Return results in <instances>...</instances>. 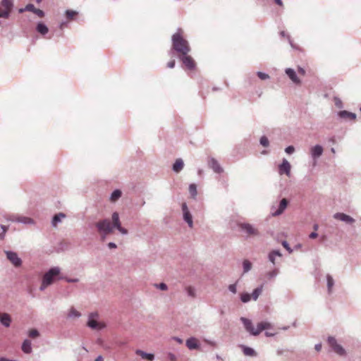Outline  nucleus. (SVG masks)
Here are the masks:
<instances>
[{"instance_id":"nucleus-27","label":"nucleus","mask_w":361,"mask_h":361,"mask_svg":"<svg viewBox=\"0 0 361 361\" xmlns=\"http://www.w3.org/2000/svg\"><path fill=\"white\" fill-rule=\"evenodd\" d=\"M340 116L343 118H348L350 120H355L356 116L355 114L348 112L346 111H343L340 112Z\"/></svg>"},{"instance_id":"nucleus-58","label":"nucleus","mask_w":361,"mask_h":361,"mask_svg":"<svg viewBox=\"0 0 361 361\" xmlns=\"http://www.w3.org/2000/svg\"><path fill=\"white\" fill-rule=\"evenodd\" d=\"M94 361H104V359L102 357V356L99 355L98 356Z\"/></svg>"},{"instance_id":"nucleus-28","label":"nucleus","mask_w":361,"mask_h":361,"mask_svg":"<svg viewBox=\"0 0 361 361\" xmlns=\"http://www.w3.org/2000/svg\"><path fill=\"white\" fill-rule=\"evenodd\" d=\"M121 196V191L119 190H114L111 195V201L115 202Z\"/></svg>"},{"instance_id":"nucleus-23","label":"nucleus","mask_w":361,"mask_h":361,"mask_svg":"<svg viewBox=\"0 0 361 361\" xmlns=\"http://www.w3.org/2000/svg\"><path fill=\"white\" fill-rule=\"evenodd\" d=\"M36 29H37V31L39 33L42 34V35H46L49 31V29L47 27V25L42 23H38Z\"/></svg>"},{"instance_id":"nucleus-11","label":"nucleus","mask_w":361,"mask_h":361,"mask_svg":"<svg viewBox=\"0 0 361 361\" xmlns=\"http://www.w3.org/2000/svg\"><path fill=\"white\" fill-rule=\"evenodd\" d=\"M8 259L16 267L21 264V259L18 257L16 252L7 251L6 252Z\"/></svg>"},{"instance_id":"nucleus-44","label":"nucleus","mask_w":361,"mask_h":361,"mask_svg":"<svg viewBox=\"0 0 361 361\" xmlns=\"http://www.w3.org/2000/svg\"><path fill=\"white\" fill-rule=\"evenodd\" d=\"M0 17L7 18L8 17V11H3V9L0 8Z\"/></svg>"},{"instance_id":"nucleus-1","label":"nucleus","mask_w":361,"mask_h":361,"mask_svg":"<svg viewBox=\"0 0 361 361\" xmlns=\"http://www.w3.org/2000/svg\"><path fill=\"white\" fill-rule=\"evenodd\" d=\"M112 223L113 225H111L109 219H104L95 224V226L101 235L102 240H104L107 235L112 233L113 228H117L122 234L128 233V230L121 226L117 212H114L112 214Z\"/></svg>"},{"instance_id":"nucleus-25","label":"nucleus","mask_w":361,"mask_h":361,"mask_svg":"<svg viewBox=\"0 0 361 361\" xmlns=\"http://www.w3.org/2000/svg\"><path fill=\"white\" fill-rule=\"evenodd\" d=\"M65 217V214L63 213H59L56 214L52 220V224L54 226H56L57 224L61 221L63 218Z\"/></svg>"},{"instance_id":"nucleus-9","label":"nucleus","mask_w":361,"mask_h":361,"mask_svg":"<svg viewBox=\"0 0 361 361\" xmlns=\"http://www.w3.org/2000/svg\"><path fill=\"white\" fill-rule=\"evenodd\" d=\"M182 210L183 213L184 220L188 223L190 228H192V217L190 212L188 210L186 203L185 202L182 204Z\"/></svg>"},{"instance_id":"nucleus-26","label":"nucleus","mask_w":361,"mask_h":361,"mask_svg":"<svg viewBox=\"0 0 361 361\" xmlns=\"http://www.w3.org/2000/svg\"><path fill=\"white\" fill-rule=\"evenodd\" d=\"M262 286L255 288L251 295L252 298L256 300L259 298V295L262 293Z\"/></svg>"},{"instance_id":"nucleus-51","label":"nucleus","mask_w":361,"mask_h":361,"mask_svg":"<svg viewBox=\"0 0 361 361\" xmlns=\"http://www.w3.org/2000/svg\"><path fill=\"white\" fill-rule=\"evenodd\" d=\"M286 152L288 154L293 152V146H289L286 149Z\"/></svg>"},{"instance_id":"nucleus-63","label":"nucleus","mask_w":361,"mask_h":361,"mask_svg":"<svg viewBox=\"0 0 361 361\" xmlns=\"http://www.w3.org/2000/svg\"><path fill=\"white\" fill-rule=\"evenodd\" d=\"M331 140L332 142H334V143L335 142V139H334V137L331 138V140Z\"/></svg>"},{"instance_id":"nucleus-54","label":"nucleus","mask_w":361,"mask_h":361,"mask_svg":"<svg viewBox=\"0 0 361 361\" xmlns=\"http://www.w3.org/2000/svg\"><path fill=\"white\" fill-rule=\"evenodd\" d=\"M317 233L316 232H312V233L310 234V238L312 239L317 238Z\"/></svg>"},{"instance_id":"nucleus-59","label":"nucleus","mask_w":361,"mask_h":361,"mask_svg":"<svg viewBox=\"0 0 361 361\" xmlns=\"http://www.w3.org/2000/svg\"><path fill=\"white\" fill-rule=\"evenodd\" d=\"M275 3L279 6H282V1L281 0H274Z\"/></svg>"},{"instance_id":"nucleus-21","label":"nucleus","mask_w":361,"mask_h":361,"mask_svg":"<svg viewBox=\"0 0 361 361\" xmlns=\"http://www.w3.org/2000/svg\"><path fill=\"white\" fill-rule=\"evenodd\" d=\"M323 149L320 145H316L312 149V155L314 158L319 157L322 155Z\"/></svg>"},{"instance_id":"nucleus-10","label":"nucleus","mask_w":361,"mask_h":361,"mask_svg":"<svg viewBox=\"0 0 361 361\" xmlns=\"http://www.w3.org/2000/svg\"><path fill=\"white\" fill-rule=\"evenodd\" d=\"M291 166L290 163L283 159L281 164L279 166V173L280 175L286 174L287 176H290Z\"/></svg>"},{"instance_id":"nucleus-5","label":"nucleus","mask_w":361,"mask_h":361,"mask_svg":"<svg viewBox=\"0 0 361 361\" xmlns=\"http://www.w3.org/2000/svg\"><path fill=\"white\" fill-rule=\"evenodd\" d=\"M240 231L244 232L247 237H255L259 235L258 230L248 223L238 224Z\"/></svg>"},{"instance_id":"nucleus-39","label":"nucleus","mask_w":361,"mask_h":361,"mask_svg":"<svg viewBox=\"0 0 361 361\" xmlns=\"http://www.w3.org/2000/svg\"><path fill=\"white\" fill-rule=\"evenodd\" d=\"M257 75L261 80H266L269 78V75L262 72H258Z\"/></svg>"},{"instance_id":"nucleus-42","label":"nucleus","mask_w":361,"mask_h":361,"mask_svg":"<svg viewBox=\"0 0 361 361\" xmlns=\"http://www.w3.org/2000/svg\"><path fill=\"white\" fill-rule=\"evenodd\" d=\"M34 13L35 14H37L40 18L44 17V12L42 10L39 9V8H35Z\"/></svg>"},{"instance_id":"nucleus-64","label":"nucleus","mask_w":361,"mask_h":361,"mask_svg":"<svg viewBox=\"0 0 361 361\" xmlns=\"http://www.w3.org/2000/svg\"><path fill=\"white\" fill-rule=\"evenodd\" d=\"M281 35L284 36L285 35V32L283 31V32H281Z\"/></svg>"},{"instance_id":"nucleus-31","label":"nucleus","mask_w":361,"mask_h":361,"mask_svg":"<svg viewBox=\"0 0 361 361\" xmlns=\"http://www.w3.org/2000/svg\"><path fill=\"white\" fill-rule=\"evenodd\" d=\"M326 279H327L328 289H329V291L331 292V288L334 284V279L330 275H327Z\"/></svg>"},{"instance_id":"nucleus-4","label":"nucleus","mask_w":361,"mask_h":361,"mask_svg":"<svg viewBox=\"0 0 361 361\" xmlns=\"http://www.w3.org/2000/svg\"><path fill=\"white\" fill-rule=\"evenodd\" d=\"M59 269L58 268H52L47 273L44 275L42 285L39 288L41 290H44L48 286L51 285L54 277L59 274Z\"/></svg>"},{"instance_id":"nucleus-45","label":"nucleus","mask_w":361,"mask_h":361,"mask_svg":"<svg viewBox=\"0 0 361 361\" xmlns=\"http://www.w3.org/2000/svg\"><path fill=\"white\" fill-rule=\"evenodd\" d=\"M298 73L301 76H304L305 75V70L299 66L298 67Z\"/></svg>"},{"instance_id":"nucleus-60","label":"nucleus","mask_w":361,"mask_h":361,"mask_svg":"<svg viewBox=\"0 0 361 361\" xmlns=\"http://www.w3.org/2000/svg\"><path fill=\"white\" fill-rule=\"evenodd\" d=\"M265 334H266V335H267V336H273V335H274V333H270V331H266V333H265Z\"/></svg>"},{"instance_id":"nucleus-24","label":"nucleus","mask_w":361,"mask_h":361,"mask_svg":"<svg viewBox=\"0 0 361 361\" xmlns=\"http://www.w3.org/2000/svg\"><path fill=\"white\" fill-rule=\"evenodd\" d=\"M281 255L279 251L274 250L269 254V259L274 264L276 263V260H275L276 257H281Z\"/></svg>"},{"instance_id":"nucleus-32","label":"nucleus","mask_w":361,"mask_h":361,"mask_svg":"<svg viewBox=\"0 0 361 361\" xmlns=\"http://www.w3.org/2000/svg\"><path fill=\"white\" fill-rule=\"evenodd\" d=\"M186 291H187V293L189 296L192 297V298H195V290L193 287L192 286H187L186 288H185Z\"/></svg>"},{"instance_id":"nucleus-41","label":"nucleus","mask_w":361,"mask_h":361,"mask_svg":"<svg viewBox=\"0 0 361 361\" xmlns=\"http://www.w3.org/2000/svg\"><path fill=\"white\" fill-rule=\"evenodd\" d=\"M157 288H159V289L162 290H167V286L166 283H161L159 284H156L155 285Z\"/></svg>"},{"instance_id":"nucleus-7","label":"nucleus","mask_w":361,"mask_h":361,"mask_svg":"<svg viewBox=\"0 0 361 361\" xmlns=\"http://www.w3.org/2000/svg\"><path fill=\"white\" fill-rule=\"evenodd\" d=\"M328 343L334 351L338 355H344L345 354V351L343 348L337 343L336 340L334 337H329Z\"/></svg>"},{"instance_id":"nucleus-52","label":"nucleus","mask_w":361,"mask_h":361,"mask_svg":"<svg viewBox=\"0 0 361 361\" xmlns=\"http://www.w3.org/2000/svg\"><path fill=\"white\" fill-rule=\"evenodd\" d=\"M277 274V271L276 270H274L273 271H271L268 274L269 277L271 279L274 276H275Z\"/></svg>"},{"instance_id":"nucleus-37","label":"nucleus","mask_w":361,"mask_h":361,"mask_svg":"<svg viewBox=\"0 0 361 361\" xmlns=\"http://www.w3.org/2000/svg\"><path fill=\"white\" fill-rule=\"evenodd\" d=\"M260 144L264 147L269 145V140L266 136H262L260 139Z\"/></svg>"},{"instance_id":"nucleus-33","label":"nucleus","mask_w":361,"mask_h":361,"mask_svg":"<svg viewBox=\"0 0 361 361\" xmlns=\"http://www.w3.org/2000/svg\"><path fill=\"white\" fill-rule=\"evenodd\" d=\"M35 8H36L35 7V6L33 4H27L24 9H20V12L21 13V12H23L24 11H31V12L34 13Z\"/></svg>"},{"instance_id":"nucleus-29","label":"nucleus","mask_w":361,"mask_h":361,"mask_svg":"<svg viewBox=\"0 0 361 361\" xmlns=\"http://www.w3.org/2000/svg\"><path fill=\"white\" fill-rule=\"evenodd\" d=\"M77 14L78 13L76 11L72 10H67L66 12V18L68 20H73L77 16Z\"/></svg>"},{"instance_id":"nucleus-35","label":"nucleus","mask_w":361,"mask_h":361,"mask_svg":"<svg viewBox=\"0 0 361 361\" xmlns=\"http://www.w3.org/2000/svg\"><path fill=\"white\" fill-rule=\"evenodd\" d=\"M28 335H29L30 337L35 338L38 337L39 334L37 330H36V329H31V330L29 331Z\"/></svg>"},{"instance_id":"nucleus-62","label":"nucleus","mask_w":361,"mask_h":361,"mask_svg":"<svg viewBox=\"0 0 361 361\" xmlns=\"http://www.w3.org/2000/svg\"><path fill=\"white\" fill-rule=\"evenodd\" d=\"M314 230H315V231H317V228H318V226H317V224H315V225L314 226Z\"/></svg>"},{"instance_id":"nucleus-57","label":"nucleus","mask_w":361,"mask_h":361,"mask_svg":"<svg viewBox=\"0 0 361 361\" xmlns=\"http://www.w3.org/2000/svg\"><path fill=\"white\" fill-rule=\"evenodd\" d=\"M294 81H295V85L296 84H300V80L298 79V78L296 77V75H295V79H294Z\"/></svg>"},{"instance_id":"nucleus-3","label":"nucleus","mask_w":361,"mask_h":361,"mask_svg":"<svg viewBox=\"0 0 361 361\" xmlns=\"http://www.w3.org/2000/svg\"><path fill=\"white\" fill-rule=\"evenodd\" d=\"M240 320L244 324L245 329L252 335L257 336L264 330H269L271 329V325L269 322H262L257 324V327H255L251 320L245 317H241Z\"/></svg>"},{"instance_id":"nucleus-40","label":"nucleus","mask_w":361,"mask_h":361,"mask_svg":"<svg viewBox=\"0 0 361 361\" xmlns=\"http://www.w3.org/2000/svg\"><path fill=\"white\" fill-rule=\"evenodd\" d=\"M286 74L288 75V77L290 78V79H291L292 80H293V69L292 68H287L286 70Z\"/></svg>"},{"instance_id":"nucleus-61","label":"nucleus","mask_w":361,"mask_h":361,"mask_svg":"<svg viewBox=\"0 0 361 361\" xmlns=\"http://www.w3.org/2000/svg\"><path fill=\"white\" fill-rule=\"evenodd\" d=\"M68 282H76V281H78V279H68Z\"/></svg>"},{"instance_id":"nucleus-16","label":"nucleus","mask_w":361,"mask_h":361,"mask_svg":"<svg viewBox=\"0 0 361 361\" xmlns=\"http://www.w3.org/2000/svg\"><path fill=\"white\" fill-rule=\"evenodd\" d=\"M135 353L140 356L142 359L144 360H149V361H152L154 358V354H152V353H147L141 350H137L135 351Z\"/></svg>"},{"instance_id":"nucleus-18","label":"nucleus","mask_w":361,"mask_h":361,"mask_svg":"<svg viewBox=\"0 0 361 361\" xmlns=\"http://www.w3.org/2000/svg\"><path fill=\"white\" fill-rule=\"evenodd\" d=\"M183 166H184V164H183V160L180 159H178L173 164V169L175 172L178 173L183 169Z\"/></svg>"},{"instance_id":"nucleus-6","label":"nucleus","mask_w":361,"mask_h":361,"mask_svg":"<svg viewBox=\"0 0 361 361\" xmlns=\"http://www.w3.org/2000/svg\"><path fill=\"white\" fill-rule=\"evenodd\" d=\"M98 314L97 312L91 313L89 315L87 326L92 329L100 330L105 327V324L97 320Z\"/></svg>"},{"instance_id":"nucleus-20","label":"nucleus","mask_w":361,"mask_h":361,"mask_svg":"<svg viewBox=\"0 0 361 361\" xmlns=\"http://www.w3.org/2000/svg\"><path fill=\"white\" fill-rule=\"evenodd\" d=\"M1 6L4 8L3 11H8V16L13 6L12 0H2Z\"/></svg>"},{"instance_id":"nucleus-50","label":"nucleus","mask_w":361,"mask_h":361,"mask_svg":"<svg viewBox=\"0 0 361 361\" xmlns=\"http://www.w3.org/2000/svg\"><path fill=\"white\" fill-rule=\"evenodd\" d=\"M282 244H283V246L289 252V253H291L292 250L289 247L288 243L286 241H284V242H283Z\"/></svg>"},{"instance_id":"nucleus-49","label":"nucleus","mask_w":361,"mask_h":361,"mask_svg":"<svg viewBox=\"0 0 361 361\" xmlns=\"http://www.w3.org/2000/svg\"><path fill=\"white\" fill-rule=\"evenodd\" d=\"M168 357L169 359L171 360V361H176V357L174 354L173 353H169L168 354Z\"/></svg>"},{"instance_id":"nucleus-30","label":"nucleus","mask_w":361,"mask_h":361,"mask_svg":"<svg viewBox=\"0 0 361 361\" xmlns=\"http://www.w3.org/2000/svg\"><path fill=\"white\" fill-rule=\"evenodd\" d=\"M243 265L244 272H247L252 268L251 262L247 259L243 261Z\"/></svg>"},{"instance_id":"nucleus-47","label":"nucleus","mask_w":361,"mask_h":361,"mask_svg":"<svg viewBox=\"0 0 361 361\" xmlns=\"http://www.w3.org/2000/svg\"><path fill=\"white\" fill-rule=\"evenodd\" d=\"M228 289L230 291H231L233 293H236V286L235 284H231L228 286Z\"/></svg>"},{"instance_id":"nucleus-2","label":"nucleus","mask_w":361,"mask_h":361,"mask_svg":"<svg viewBox=\"0 0 361 361\" xmlns=\"http://www.w3.org/2000/svg\"><path fill=\"white\" fill-rule=\"evenodd\" d=\"M172 48L178 56L188 54L190 51L188 42L183 37V31L178 29L177 32L172 35Z\"/></svg>"},{"instance_id":"nucleus-43","label":"nucleus","mask_w":361,"mask_h":361,"mask_svg":"<svg viewBox=\"0 0 361 361\" xmlns=\"http://www.w3.org/2000/svg\"><path fill=\"white\" fill-rule=\"evenodd\" d=\"M18 221L23 222L25 224H30V223H32V221L31 219L27 218V217H23L20 219H18Z\"/></svg>"},{"instance_id":"nucleus-12","label":"nucleus","mask_w":361,"mask_h":361,"mask_svg":"<svg viewBox=\"0 0 361 361\" xmlns=\"http://www.w3.org/2000/svg\"><path fill=\"white\" fill-rule=\"evenodd\" d=\"M334 219L344 221L347 224H353L355 222V219L351 216L344 214V213H336L334 215Z\"/></svg>"},{"instance_id":"nucleus-36","label":"nucleus","mask_w":361,"mask_h":361,"mask_svg":"<svg viewBox=\"0 0 361 361\" xmlns=\"http://www.w3.org/2000/svg\"><path fill=\"white\" fill-rule=\"evenodd\" d=\"M189 190L192 196H195L197 194V188L195 184H191L189 187Z\"/></svg>"},{"instance_id":"nucleus-14","label":"nucleus","mask_w":361,"mask_h":361,"mask_svg":"<svg viewBox=\"0 0 361 361\" xmlns=\"http://www.w3.org/2000/svg\"><path fill=\"white\" fill-rule=\"evenodd\" d=\"M0 322L4 326L8 327L11 322L10 315L7 313H0Z\"/></svg>"},{"instance_id":"nucleus-19","label":"nucleus","mask_w":361,"mask_h":361,"mask_svg":"<svg viewBox=\"0 0 361 361\" xmlns=\"http://www.w3.org/2000/svg\"><path fill=\"white\" fill-rule=\"evenodd\" d=\"M22 350L25 353H30L32 352L31 341L25 340L22 345Z\"/></svg>"},{"instance_id":"nucleus-15","label":"nucleus","mask_w":361,"mask_h":361,"mask_svg":"<svg viewBox=\"0 0 361 361\" xmlns=\"http://www.w3.org/2000/svg\"><path fill=\"white\" fill-rule=\"evenodd\" d=\"M186 345L190 350L199 348L198 340L195 338H190L186 341Z\"/></svg>"},{"instance_id":"nucleus-34","label":"nucleus","mask_w":361,"mask_h":361,"mask_svg":"<svg viewBox=\"0 0 361 361\" xmlns=\"http://www.w3.org/2000/svg\"><path fill=\"white\" fill-rule=\"evenodd\" d=\"M251 295H250L249 293H243L241 295V300L243 302H247L250 300L251 299Z\"/></svg>"},{"instance_id":"nucleus-46","label":"nucleus","mask_w":361,"mask_h":361,"mask_svg":"<svg viewBox=\"0 0 361 361\" xmlns=\"http://www.w3.org/2000/svg\"><path fill=\"white\" fill-rule=\"evenodd\" d=\"M1 228L3 230V233L0 234V238L3 239L4 236V234H5V233L7 231V227L6 226H3V225H1Z\"/></svg>"},{"instance_id":"nucleus-17","label":"nucleus","mask_w":361,"mask_h":361,"mask_svg":"<svg viewBox=\"0 0 361 361\" xmlns=\"http://www.w3.org/2000/svg\"><path fill=\"white\" fill-rule=\"evenodd\" d=\"M209 165L216 173H221L223 171V169L220 166L219 164L214 159H211V161H209Z\"/></svg>"},{"instance_id":"nucleus-8","label":"nucleus","mask_w":361,"mask_h":361,"mask_svg":"<svg viewBox=\"0 0 361 361\" xmlns=\"http://www.w3.org/2000/svg\"><path fill=\"white\" fill-rule=\"evenodd\" d=\"M179 57L186 68L189 70H194L195 68L196 63L190 56L185 54L180 55Z\"/></svg>"},{"instance_id":"nucleus-22","label":"nucleus","mask_w":361,"mask_h":361,"mask_svg":"<svg viewBox=\"0 0 361 361\" xmlns=\"http://www.w3.org/2000/svg\"><path fill=\"white\" fill-rule=\"evenodd\" d=\"M243 353L247 356L254 357L257 355L256 352L251 348L245 345L241 346Z\"/></svg>"},{"instance_id":"nucleus-56","label":"nucleus","mask_w":361,"mask_h":361,"mask_svg":"<svg viewBox=\"0 0 361 361\" xmlns=\"http://www.w3.org/2000/svg\"><path fill=\"white\" fill-rule=\"evenodd\" d=\"M321 348H322V345L321 344H317L315 345V349H316L317 351H319L321 350Z\"/></svg>"},{"instance_id":"nucleus-38","label":"nucleus","mask_w":361,"mask_h":361,"mask_svg":"<svg viewBox=\"0 0 361 361\" xmlns=\"http://www.w3.org/2000/svg\"><path fill=\"white\" fill-rule=\"evenodd\" d=\"M68 315L69 317H79L80 314L76 310L71 308Z\"/></svg>"},{"instance_id":"nucleus-53","label":"nucleus","mask_w":361,"mask_h":361,"mask_svg":"<svg viewBox=\"0 0 361 361\" xmlns=\"http://www.w3.org/2000/svg\"><path fill=\"white\" fill-rule=\"evenodd\" d=\"M109 248L113 249L116 247V245L114 243H109L108 244Z\"/></svg>"},{"instance_id":"nucleus-13","label":"nucleus","mask_w":361,"mask_h":361,"mask_svg":"<svg viewBox=\"0 0 361 361\" xmlns=\"http://www.w3.org/2000/svg\"><path fill=\"white\" fill-rule=\"evenodd\" d=\"M287 205H288V202H287L286 199H283L279 205L278 209L274 210V207L272 208V212H271L272 215L273 216L280 215L285 210Z\"/></svg>"},{"instance_id":"nucleus-48","label":"nucleus","mask_w":361,"mask_h":361,"mask_svg":"<svg viewBox=\"0 0 361 361\" xmlns=\"http://www.w3.org/2000/svg\"><path fill=\"white\" fill-rule=\"evenodd\" d=\"M176 61L175 60H171L167 63V67L170 68H173L175 66Z\"/></svg>"},{"instance_id":"nucleus-55","label":"nucleus","mask_w":361,"mask_h":361,"mask_svg":"<svg viewBox=\"0 0 361 361\" xmlns=\"http://www.w3.org/2000/svg\"><path fill=\"white\" fill-rule=\"evenodd\" d=\"M173 339L180 344L183 343V340L178 337H174Z\"/></svg>"}]
</instances>
